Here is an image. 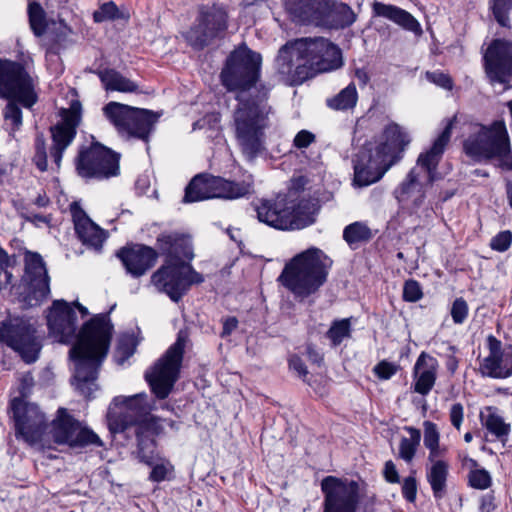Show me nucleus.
<instances>
[{
    "instance_id": "e2e57ef3",
    "label": "nucleus",
    "mask_w": 512,
    "mask_h": 512,
    "mask_svg": "<svg viewBox=\"0 0 512 512\" xmlns=\"http://www.w3.org/2000/svg\"><path fill=\"white\" fill-rule=\"evenodd\" d=\"M220 121V117L216 114H211V115H207L206 117H204L203 119L197 121L194 123L193 125V129H201L205 126L206 123H211L213 122L214 125H216L217 123H219Z\"/></svg>"
},
{
    "instance_id": "f03ea898",
    "label": "nucleus",
    "mask_w": 512,
    "mask_h": 512,
    "mask_svg": "<svg viewBox=\"0 0 512 512\" xmlns=\"http://www.w3.org/2000/svg\"><path fill=\"white\" fill-rule=\"evenodd\" d=\"M76 307L86 317L89 312L78 301L69 304L65 300H55L47 316L50 333L64 344L73 343L69 351L75 361V385L86 397L93 392L98 370L105 359L111 342L113 325L108 314H99L84 323L78 330Z\"/></svg>"
},
{
    "instance_id": "c03bdc74",
    "label": "nucleus",
    "mask_w": 512,
    "mask_h": 512,
    "mask_svg": "<svg viewBox=\"0 0 512 512\" xmlns=\"http://www.w3.org/2000/svg\"><path fill=\"white\" fill-rule=\"evenodd\" d=\"M16 99H9L5 109H4V118L7 123H10L12 126V130H18L22 125V111Z\"/></svg>"
},
{
    "instance_id": "f257e3e1",
    "label": "nucleus",
    "mask_w": 512,
    "mask_h": 512,
    "mask_svg": "<svg viewBox=\"0 0 512 512\" xmlns=\"http://www.w3.org/2000/svg\"><path fill=\"white\" fill-rule=\"evenodd\" d=\"M260 68V54L240 46L228 56L220 75L222 85L236 94L232 123L240 150L249 161L265 149V130L272 113L268 104L271 87L260 82Z\"/></svg>"
},
{
    "instance_id": "a18cd8bd",
    "label": "nucleus",
    "mask_w": 512,
    "mask_h": 512,
    "mask_svg": "<svg viewBox=\"0 0 512 512\" xmlns=\"http://www.w3.org/2000/svg\"><path fill=\"white\" fill-rule=\"evenodd\" d=\"M469 312V307L464 298L459 297L454 300L450 310L452 320L455 324H462Z\"/></svg>"
},
{
    "instance_id": "473e14b6",
    "label": "nucleus",
    "mask_w": 512,
    "mask_h": 512,
    "mask_svg": "<svg viewBox=\"0 0 512 512\" xmlns=\"http://www.w3.org/2000/svg\"><path fill=\"white\" fill-rule=\"evenodd\" d=\"M480 418L482 425L488 432L501 441L503 445H506L511 430L510 424L506 423L503 417L491 407L487 408V413H481Z\"/></svg>"
},
{
    "instance_id": "1a4fd4ad",
    "label": "nucleus",
    "mask_w": 512,
    "mask_h": 512,
    "mask_svg": "<svg viewBox=\"0 0 512 512\" xmlns=\"http://www.w3.org/2000/svg\"><path fill=\"white\" fill-rule=\"evenodd\" d=\"M464 151L475 161L496 159L499 167L512 171L510 138L503 121H495L490 126L480 125L464 141Z\"/></svg>"
},
{
    "instance_id": "09e8293b",
    "label": "nucleus",
    "mask_w": 512,
    "mask_h": 512,
    "mask_svg": "<svg viewBox=\"0 0 512 512\" xmlns=\"http://www.w3.org/2000/svg\"><path fill=\"white\" fill-rule=\"evenodd\" d=\"M423 296L422 289L416 280H407L403 288V298L408 302H417Z\"/></svg>"
},
{
    "instance_id": "338daca9",
    "label": "nucleus",
    "mask_w": 512,
    "mask_h": 512,
    "mask_svg": "<svg viewBox=\"0 0 512 512\" xmlns=\"http://www.w3.org/2000/svg\"><path fill=\"white\" fill-rule=\"evenodd\" d=\"M507 198L509 201V205L512 208V182H508L506 186Z\"/></svg>"
},
{
    "instance_id": "7c9ffc66",
    "label": "nucleus",
    "mask_w": 512,
    "mask_h": 512,
    "mask_svg": "<svg viewBox=\"0 0 512 512\" xmlns=\"http://www.w3.org/2000/svg\"><path fill=\"white\" fill-rule=\"evenodd\" d=\"M448 474L449 464L447 462H436L426 467V479L436 499H442L446 494Z\"/></svg>"
},
{
    "instance_id": "dca6fc26",
    "label": "nucleus",
    "mask_w": 512,
    "mask_h": 512,
    "mask_svg": "<svg viewBox=\"0 0 512 512\" xmlns=\"http://www.w3.org/2000/svg\"><path fill=\"white\" fill-rule=\"evenodd\" d=\"M15 427V436L29 445L42 440L48 427L47 419L39 407L22 398H14L10 403Z\"/></svg>"
},
{
    "instance_id": "5701e85b",
    "label": "nucleus",
    "mask_w": 512,
    "mask_h": 512,
    "mask_svg": "<svg viewBox=\"0 0 512 512\" xmlns=\"http://www.w3.org/2000/svg\"><path fill=\"white\" fill-rule=\"evenodd\" d=\"M489 354L480 362V373L493 379L512 376V345H503L493 335L487 337Z\"/></svg>"
},
{
    "instance_id": "052dcab7",
    "label": "nucleus",
    "mask_w": 512,
    "mask_h": 512,
    "mask_svg": "<svg viewBox=\"0 0 512 512\" xmlns=\"http://www.w3.org/2000/svg\"><path fill=\"white\" fill-rule=\"evenodd\" d=\"M238 326V320L235 317H228L223 322L221 337L229 336Z\"/></svg>"
},
{
    "instance_id": "3c124183",
    "label": "nucleus",
    "mask_w": 512,
    "mask_h": 512,
    "mask_svg": "<svg viewBox=\"0 0 512 512\" xmlns=\"http://www.w3.org/2000/svg\"><path fill=\"white\" fill-rule=\"evenodd\" d=\"M403 497L410 503H414L417 495V481L415 477L409 476L402 483Z\"/></svg>"
},
{
    "instance_id": "393cba45",
    "label": "nucleus",
    "mask_w": 512,
    "mask_h": 512,
    "mask_svg": "<svg viewBox=\"0 0 512 512\" xmlns=\"http://www.w3.org/2000/svg\"><path fill=\"white\" fill-rule=\"evenodd\" d=\"M285 7L294 21L323 25L333 7V0H286Z\"/></svg>"
},
{
    "instance_id": "e433bc0d",
    "label": "nucleus",
    "mask_w": 512,
    "mask_h": 512,
    "mask_svg": "<svg viewBox=\"0 0 512 512\" xmlns=\"http://www.w3.org/2000/svg\"><path fill=\"white\" fill-rule=\"evenodd\" d=\"M137 341L133 334L124 333L122 334L117 343L115 352V360L118 364H123L128 358H130L136 349Z\"/></svg>"
},
{
    "instance_id": "bf43d9fd",
    "label": "nucleus",
    "mask_w": 512,
    "mask_h": 512,
    "mask_svg": "<svg viewBox=\"0 0 512 512\" xmlns=\"http://www.w3.org/2000/svg\"><path fill=\"white\" fill-rule=\"evenodd\" d=\"M429 450L428 462L429 465H433L436 462H446L441 457L443 456L445 449H441L439 445L434 446L433 448H427Z\"/></svg>"
},
{
    "instance_id": "412c9836",
    "label": "nucleus",
    "mask_w": 512,
    "mask_h": 512,
    "mask_svg": "<svg viewBox=\"0 0 512 512\" xmlns=\"http://www.w3.org/2000/svg\"><path fill=\"white\" fill-rule=\"evenodd\" d=\"M81 112V103L72 101L69 108L60 110L61 120L50 127L52 137L50 156L57 168H60L64 151L76 136L77 128L81 123Z\"/></svg>"
},
{
    "instance_id": "de8ad7c7",
    "label": "nucleus",
    "mask_w": 512,
    "mask_h": 512,
    "mask_svg": "<svg viewBox=\"0 0 512 512\" xmlns=\"http://www.w3.org/2000/svg\"><path fill=\"white\" fill-rule=\"evenodd\" d=\"M425 77L429 82H431L443 89L452 90V88H453V80L446 73H443L440 71H433V72L427 71L425 73Z\"/></svg>"
},
{
    "instance_id": "7ed1b4c3",
    "label": "nucleus",
    "mask_w": 512,
    "mask_h": 512,
    "mask_svg": "<svg viewBox=\"0 0 512 512\" xmlns=\"http://www.w3.org/2000/svg\"><path fill=\"white\" fill-rule=\"evenodd\" d=\"M157 246L167 260L152 274L151 282L172 301L178 302L191 285L204 281V277L185 262L194 257L191 239L177 232L162 233L157 238Z\"/></svg>"
},
{
    "instance_id": "0e129e2a",
    "label": "nucleus",
    "mask_w": 512,
    "mask_h": 512,
    "mask_svg": "<svg viewBox=\"0 0 512 512\" xmlns=\"http://www.w3.org/2000/svg\"><path fill=\"white\" fill-rule=\"evenodd\" d=\"M308 355L311 361L319 363L322 360V357L314 351L312 348L308 347Z\"/></svg>"
},
{
    "instance_id": "6e6552de",
    "label": "nucleus",
    "mask_w": 512,
    "mask_h": 512,
    "mask_svg": "<svg viewBox=\"0 0 512 512\" xmlns=\"http://www.w3.org/2000/svg\"><path fill=\"white\" fill-rule=\"evenodd\" d=\"M331 266L332 260L321 249L310 247L285 265L278 280L295 297L305 299L324 285Z\"/></svg>"
},
{
    "instance_id": "4468645a",
    "label": "nucleus",
    "mask_w": 512,
    "mask_h": 512,
    "mask_svg": "<svg viewBox=\"0 0 512 512\" xmlns=\"http://www.w3.org/2000/svg\"><path fill=\"white\" fill-rule=\"evenodd\" d=\"M0 97L16 99L26 108L37 102L33 79L21 63L0 58Z\"/></svg>"
},
{
    "instance_id": "58836bf2",
    "label": "nucleus",
    "mask_w": 512,
    "mask_h": 512,
    "mask_svg": "<svg viewBox=\"0 0 512 512\" xmlns=\"http://www.w3.org/2000/svg\"><path fill=\"white\" fill-rule=\"evenodd\" d=\"M351 324L349 319L336 320L327 331V338L330 339L333 346H338L345 338L350 337Z\"/></svg>"
},
{
    "instance_id": "49530a36",
    "label": "nucleus",
    "mask_w": 512,
    "mask_h": 512,
    "mask_svg": "<svg viewBox=\"0 0 512 512\" xmlns=\"http://www.w3.org/2000/svg\"><path fill=\"white\" fill-rule=\"evenodd\" d=\"M512 243V233L509 230L501 231L491 239V249L498 252H505L509 249Z\"/></svg>"
},
{
    "instance_id": "2eb2a0df",
    "label": "nucleus",
    "mask_w": 512,
    "mask_h": 512,
    "mask_svg": "<svg viewBox=\"0 0 512 512\" xmlns=\"http://www.w3.org/2000/svg\"><path fill=\"white\" fill-rule=\"evenodd\" d=\"M361 483L349 478L326 476L321 481L323 512H356L363 490Z\"/></svg>"
},
{
    "instance_id": "c756f323",
    "label": "nucleus",
    "mask_w": 512,
    "mask_h": 512,
    "mask_svg": "<svg viewBox=\"0 0 512 512\" xmlns=\"http://www.w3.org/2000/svg\"><path fill=\"white\" fill-rule=\"evenodd\" d=\"M291 201V230L303 229L315 221V215L318 211V204L315 199H300L296 201L290 197Z\"/></svg>"
},
{
    "instance_id": "4c0bfd02",
    "label": "nucleus",
    "mask_w": 512,
    "mask_h": 512,
    "mask_svg": "<svg viewBox=\"0 0 512 512\" xmlns=\"http://www.w3.org/2000/svg\"><path fill=\"white\" fill-rule=\"evenodd\" d=\"M472 469L468 474V481L471 487L479 490H485L492 484L490 473L484 468H477L478 464L475 460L470 459Z\"/></svg>"
},
{
    "instance_id": "20e7f679",
    "label": "nucleus",
    "mask_w": 512,
    "mask_h": 512,
    "mask_svg": "<svg viewBox=\"0 0 512 512\" xmlns=\"http://www.w3.org/2000/svg\"><path fill=\"white\" fill-rule=\"evenodd\" d=\"M145 393L130 397L117 396L113 399L107 412L108 426L113 433H127L131 430L137 437L138 454L141 460L151 464L155 448L153 436L157 435L161 426L158 419L150 415L153 407L146 402Z\"/></svg>"
},
{
    "instance_id": "c9c22d12",
    "label": "nucleus",
    "mask_w": 512,
    "mask_h": 512,
    "mask_svg": "<svg viewBox=\"0 0 512 512\" xmlns=\"http://www.w3.org/2000/svg\"><path fill=\"white\" fill-rule=\"evenodd\" d=\"M344 240L352 246L360 242L369 241L372 238L371 229L362 222H354L345 227L343 231Z\"/></svg>"
},
{
    "instance_id": "423d86ee",
    "label": "nucleus",
    "mask_w": 512,
    "mask_h": 512,
    "mask_svg": "<svg viewBox=\"0 0 512 512\" xmlns=\"http://www.w3.org/2000/svg\"><path fill=\"white\" fill-rule=\"evenodd\" d=\"M409 143V135L398 124L386 126L375 145H367L354 161V185L365 187L379 181L401 160Z\"/></svg>"
},
{
    "instance_id": "f3484780",
    "label": "nucleus",
    "mask_w": 512,
    "mask_h": 512,
    "mask_svg": "<svg viewBox=\"0 0 512 512\" xmlns=\"http://www.w3.org/2000/svg\"><path fill=\"white\" fill-rule=\"evenodd\" d=\"M35 333L34 325L23 318L11 319L0 324V341L18 352L26 363L35 362L41 350Z\"/></svg>"
},
{
    "instance_id": "5fc2aeb1",
    "label": "nucleus",
    "mask_w": 512,
    "mask_h": 512,
    "mask_svg": "<svg viewBox=\"0 0 512 512\" xmlns=\"http://www.w3.org/2000/svg\"><path fill=\"white\" fill-rule=\"evenodd\" d=\"M172 470L169 463L156 464L150 473V479L154 482H161L167 478L168 473Z\"/></svg>"
},
{
    "instance_id": "8fccbe9b",
    "label": "nucleus",
    "mask_w": 512,
    "mask_h": 512,
    "mask_svg": "<svg viewBox=\"0 0 512 512\" xmlns=\"http://www.w3.org/2000/svg\"><path fill=\"white\" fill-rule=\"evenodd\" d=\"M424 445L426 448H433L439 445V432L432 422H425Z\"/></svg>"
},
{
    "instance_id": "6ab92c4d",
    "label": "nucleus",
    "mask_w": 512,
    "mask_h": 512,
    "mask_svg": "<svg viewBox=\"0 0 512 512\" xmlns=\"http://www.w3.org/2000/svg\"><path fill=\"white\" fill-rule=\"evenodd\" d=\"M483 68L491 85L507 88L512 79V42L492 40L483 54Z\"/></svg>"
},
{
    "instance_id": "cd10ccee",
    "label": "nucleus",
    "mask_w": 512,
    "mask_h": 512,
    "mask_svg": "<svg viewBox=\"0 0 512 512\" xmlns=\"http://www.w3.org/2000/svg\"><path fill=\"white\" fill-rule=\"evenodd\" d=\"M438 369L437 359L422 352L413 369L414 391L424 396L427 395L435 385Z\"/></svg>"
},
{
    "instance_id": "37998d69",
    "label": "nucleus",
    "mask_w": 512,
    "mask_h": 512,
    "mask_svg": "<svg viewBox=\"0 0 512 512\" xmlns=\"http://www.w3.org/2000/svg\"><path fill=\"white\" fill-rule=\"evenodd\" d=\"M35 155L33 161L40 171H46L48 167V154L46 148V141L42 133H38L35 138Z\"/></svg>"
},
{
    "instance_id": "603ef678",
    "label": "nucleus",
    "mask_w": 512,
    "mask_h": 512,
    "mask_svg": "<svg viewBox=\"0 0 512 512\" xmlns=\"http://www.w3.org/2000/svg\"><path fill=\"white\" fill-rule=\"evenodd\" d=\"M396 372L397 366L387 361H381L374 367V373L382 380L390 379Z\"/></svg>"
},
{
    "instance_id": "a211bd4d",
    "label": "nucleus",
    "mask_w": 512,
    "mask_h": 512,
    "mask_svg": "<svg viewBox=\"0 0 512 512\" xmlns=\"http://www.w3.org/2000/svg\"><path fill=\"white\" fill-rule=\"evenodd\" d=\"M78 174L85 178H109L119 173V155L100 143L81 150L77 158Z\"/></svg>"
},
{
    "instance_id": "f8f14e48",
    "label": "nucleus",
    "mask_w": 512,
    "mask_h": 512,
    "mask_svg": "<svg viewBox=\"0 0 512 512\" xmlns=\"http://www.w3.org/2000/svg\"><path fill=\"white\" fill-rule=\"evenodd\" d=\"M184 349L185 340L178 336L176 342L145 372V379L156 398L163 400L171 393L180 375Z\"/></svg>"
},
{
    "instance_id": "79ce46f5",
    "label": "nucleus",
    "mask_w": 512,
    "mask_h": 512,
    "mask_svg": "<svg viewBox=\"0 0 512 512\" xmlns=\"http://www.w3.org/2000/svg\"><path fill=\"white\" fill-rule=\"evenodd\" d=\"M124 18V15L119 11L118 7L113 1L106 2L93 13V19L96 23H101L107 20H116Z\"/></svg>"
},
{
    "instance_id": "b1692460",
    "label": "nucleus",
    "mask_w": 512,
    "mask_h": 512,
    "mask_svg": "<svg viewBox=\"0 0 512 512\" xmlns=\"http://www.w3.org/2000/svg\"><path fill=\"white\" fill-rule=\"evenodd\" d=\"M290 196L261 199L255 207L260 222L277 230H291Z\"/></svg>"
},
{
    "instance_id": "680f3d73",
    "label": "nucleus",
    "mask_w": 512,
    "mask_h": 512,
    "mask_svg": "<svg viewBox=\"0 0 512 512\" xmlns=\"http://www.w3.org/2000/svg\"><path fill=\"white\" fill-rule=\"evenodd\" d=\"M343 15L342 25H351L355 21V14L347 5H342L339 11Z\"/></svg>"
},
{
    "instance_id": "4be33fe9",
    "label": "nucleus",
    "mask_w": 512,
    "mask_h": 512,
    "mask_svg": "<svg viewBox=\"0 0 512 512\" xmlns=\"http://www.w3.org/2000/svg\"><path fill=\"white\" fill-rule=\"evenodd\" d=\"M52 433L57 444H67L72 448L89 445L101 447L103 445L97 434L86 427H82L64 408L58 410L57 418L53 421Z\"/></svg>"
},
{
    "instance_id": "9d476101",
    "label": "nucleus",
    "mask_w": 512,
    "mask_h": 512,
    "mask_svg": "<svg viewBox=\"0 0 512 512\" xmlns=\"http://www.w3.org/2000/svg\"><path fill=\"white\" fill-rule=\"evenodd\" d=\"M254 191V179L245 174L241 181H230L208 174L196 175L185 189L183 201L192 203L211 198L234 200L246 197Z\"/></svg>"
},
{
    "instance_id": "6e6d98bb",
    "label": "nucleus",
    "mask_w": 512,
    "mask_h": 512,
    "mask_svg": "<svg viewBox=\"0 0 512 512\" xmlns=\"http://www.w3.org/2000/svg\"><path fill=\"white\" fill-rule=\"evenodd\" d=\"M289 367L291 370L296 372L299 377H301L304 381L306 376L308 375V370L303 360L297 356L293 355L289 359Z\"/></svg>"
},
{
    "instance_id": "0eeeda50",
    "label": "nucleus",
    "mask_w": 512,
    "mask_h": 512,
    "mask_svg": "<svg viewBox=\"0 0 512 512\" xmlns=\"http://www.w3.org/2000/svg\"><path fill=\"white\" fill-rule=\"evenodd\" d=\"M455 120V116L448 120L444 130L435 139L431 148L419 155L416 165L394 190V197L400 204L411 205L413 210L423 205L426 191L436 179L437 167L450 141Z\"/></svg>"
},
{
    "instance_id": "a878e982",
    "label": "nucleus",
    "mask_w": 512,
    "mask_h": 512,
    "mask_svg": "<svg viewBox=\"0 0 512 512\" xmlns=\"http://www.w3.org/2000/svg\"><path fill=\"white\" fill-rule=\"evenodd\" d=\"M76 234L80 241L96 251H100L107 234L94 223L81 206L73 202L70 206Z\"/></svg>"
},
{
    "instance_id": "4d7b16f0",
    "label": "nucleus",
    "mask_w": 512,
    "mask_h": 512,
    "mask_svg": "<svg viewBox=\"0 0 512 512\" xmlns=\"http://www.w3.org/2000/svg\"><path fill=\"white\" fill-rule=\"evenodd\" d=\"M464 408L460 403H455L450 408V421L451 424L459 430L463 421Z\"/></svg>"
},
{
    "instance_id": "bb28decb",
    "label": "nucleus",
    "mask_w": 512,
    "mask_h": 512,
    "mask_svg": "<svg viewBox=\"0 0 512 512\" xmlns=\"http://www.w3.org/2000/svg\"><path fill=\"white\" fill-rule=\"evenodd\" d=\"M128 274L138 278L152 268L157 259L156 251L148 246L124 247L117 252Z\"/></svg>"
},
{
    "instance_id": "13d9d810",
    "label": "nucleus",
    "mask_w": 512,
    "mask_h": 512,
    "mask_svg": "<svg viewBox=\"0 0 512 512\" xmlns=\"http://www.w3.org/2000/svg\"><path fill=\"white\" fill-rule=\"evenodd\" d=\"M384 477H385L386 481L389 483H398L400 480L396 466L391 460H389L385 463Z\"/></svg>"
},
{
    "instance_id": "864d4df0",
    "label": "nucleus",
    "mask_w": 512,
    "mask_h": 512,
    "mask_svg": "<svg viewBox=\"0 0 512 512\" xmlns=\"http://www.w3.org/2000/svg\"><path fill=\"white\" fill-rule=\"evenodd\" d=\"M315 141V135L308 130L299 131L294 140L293 145L298 149L307 148L311 143Z\"/></svg>"
},
{
    "instance_id": "69168bd1",
    "label": "nucleus",
    "mask_w": 512,
    "mask_h": 512,
    "mask_svg": "<svg viewBox=\"0 0 512 512\" xmlns=\"http://www.w3.org/2000/svg\"><path fill=\"white\" fill-rule=\"evenodd\" d=\"M9 260L8 254L5 250L0 248V266H3L4 264H7Z\"/></svg>"
},
{
    "instance_id": "aec40b11",
    "label": "nucleus",
    "mask_w": 512,
    "mask_h": 512,
    "mask_svg": "<svg viewBox=\"0 0 512 512\" xmlns=\"http://www.w3.org/2000/svg\"><path fill=\"white\" fill-rule=\"evenodd\" d=\"M25 290L21 293L24 307L41 304L50 293L49 276L42 257L38 253L27 252L25 256Z\"/></svg>"
},
{
    "instance_id": "774afa93",
    "label": "nucleus",
    "mask_w": 512,
    "mask_h": 512,
    "mask_svg": "<svg viewBox=\"0 0 512 512\" xmlns=\"http://www.w3.org/2000/svg\"><path fill=\"white\" fill-rule=\"evenodd\" d=\"M448 369L451 371V372H454L456 370V367H457V361L455 358H451L449 361H448Z\"/></svg>"
},
{
    "instance_id": "72a5a7b5",
    "label": "nucleus",
    "mask_w": 512,
    "mask_h": 512,
    "mask_svg": "<svg viewBox=\"0 0 512 512\" xmlns=\"http://www.w3.org/2000/svg\"><path fill=\"white\" fill-rule=\"evenodd\" d=\"M358 93L354 83H350L337 95L327 99V106L333 110H348L356 106Z\"/></svg>"
},
{
    "instance_id": "ea45409f",
    "label": "nucleus",
    "mask_w": 512,
    "mask_h": 512,
    "mask_svg": "<svg viewBox=\"0 0 512 512\" xmlns=\"http://www.w3.org/2000/svg\"><path fill=\"white\" fill-rule=\"evenodd\" d=\"M489 5L496 22L502 27H509L512 0H489Z\"/></svg>"
},
{
    "instance_id": "39448f33",
    "label": "nucleus",
    "mask_w": 512,
    "mask_h": 512,
    "mask_svg": "<svg viewBox=\"0 0 512 512\" xmlns=\"http://www.w3.org/2000/svg\"><path fill=\"white\" fill-rule=\"evenodd\" d=\"M277 63L282 74L302 83L319 72L342 65L340 49L324 38H305L283 46Z\"/></svg>"
},
{
    "instance_id": "2f4dec72",
    "label": "nucleus",
    "mask_w": 512,
    "mask_h": 512,
    "mask_svg": "<svg viewBox=\"0 0 512 512\" xmlns=\"http://www.w3.org/2000/svg\"><path fill=\"white\" fill-rule=\"evenodd\" d=\"M98 76L107 91L132 93L138 91V85L114 69L98 72Z\"/></svg>"
},
{
    "instance_id": "f704fd0d",
    "label": "nucleus",
    "mask_w": 512,
    "mask_h": 512,
    "mask_svg": "<svg viewBox=\"0 0 512 512\" xmlns=\"http://www.w3.org/2000/svg\"><path fill=\"white\" fill-rule=\"evenodd\" d=\"M410 437H403L399 445V456L407 463L411 462L416 454L417 447L420 444L421 433L418 429L407 427Z\"/></svg>"
},
{
    "instance_id": "ddd939ff",
    "label": "nucleus",
    "mask_w": 512,
    "mask_h": 512,
    "mask_svg": "<svg viewBox=\"0 0 512 512\" xmlns=\"http://www.w3.org/2000/svg\"><path fill=\"white\" fill-rule=\"evenodd\" d=\"M228 16L218 5H201L191 27L183 37L194 49H203L227 29Z\"/></svg>"
},
{
    "instance_id": "c85d7f7f",
    "label": "nucleus",
    "mask_w": 512,
    "mask_h": 512,
    "mask_svg": "<svg viewBox=\"0 0 512 512\" xmlns=\"http://www.w3.org/2000/svg\"><path fill=\"white\" fill-rule=\"evenodd\" d=\"M373 12L375 15L387 18L403 29L412 32L416 37H420L423 34L418 20L404 9L382 2H375L373 4Z\"/></svg>"
},
{
    "instance_id": "a19ab883",
    "label": "nucleus",
    "mask_w": 512,
    "mask_h": 512,
    "mask_svg": "<svg viewBox=\"0 0 512 512\" xmlns=\"http://www.w3.org/2000/svg\"><path fill=\"white\" fill-rule=\"evenodd\" d=\"M29 22L32 31L36 36H41L45 32V15L40 4L32 2L28 6Z\"/></svg>"
},
{
    "instance_id": "9b49d317",
    "label": "nucleus",
    "mask_w": 512,
    "mask_h": 512,
    "mask_svg": "<svg viewBox=\"0 0 512 512\" xmlns=\"http://www.w3.org/2000/svg\"><path fill=\"white\" fill-rule=\"evenodd\" d=\"M105 119L125 139L137 138L145 142L157 122L159 115L151 110L111 101L103 106Z\"/></svg>"
}]
</instances>
